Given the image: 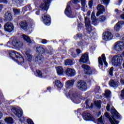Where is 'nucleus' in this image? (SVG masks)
Returning a JSON list of instances; mask_svg holds the SVG:
<instances>
[{
	"label": "nucleus",
	"mask_w": 124,
	"mask_h": 124,
	"mask_svg": "<svg viewBox=\"0 0 124 124\" xmlns=\"http://www.w3.org/2000/svg\"><path fill=\"white\" fill-rule=\"evenodd\" d=\"M111 115H112L111 117H110L109 113L108 112H106L104 114V116L108 119L111 124H119V122L116 119H120L121 118L120 113L114 108L111 109Z\"/></svg>",
	"instance_id": "f257e3e1"
},
{
	"label": "nucleus",
	"mask_w": 124,
	"mask_h": 124,
	"mask_svg": "<svg viewBox=\"0 0 124 124\" xmlns=\"http://www.w3.org/2000/svg\"><path fill=\"white\" fill-rule=\"evenodd\" d=\"M11 111L14 113V114H15L16 117H17V118H20V121L21 123H24V122L27 121V119L22 117V116H23V111L16 108V107H13L11 108Z\"/></svg>",
	"instance_id": "f03ea898"
},
{
	"label": "nucleus",
	"mask_w": 124,
	"mask_h": 124,
	"mask_svg": "<svg viewBox=\"0 0 124 124\" xmlns=\"http://www.w3.org/2000/svg\"><path fill=\"white\" fill-rule=\"evenodd\" d=\"M9 55H10L11 57H14V56L16 57V59H17V62L18 63V64L24 63V58L22 57L20 53L15 51H11L9 53Z\"/></svg>",
	"instance_id": "7ed1b4c3"
},
{
	"label": "nucleus",
	"mask_w": 124,
	"mask_h": 124,
	"mask_svg": "<svg viewBox=\"0 0 124 124\" xmlns=\"http://www.w3.org/2000/svg\"><path fill=\"white\" fill-rule=\"evenodd\" d=\"M111 62L113 65H121L123 62V57L121 55H116L112 58Z\"/></svg>",
	"instance_id": "20e7f679"
},
{
	"label": "nucleus",
	"mask_w": 124,
	"mask_h": 124,
	"mask_svg": "<svg viewBox=\"0 0 124 124\" xmlns=\"http://www.w3.org/2000/svg\"><path fill=\"white\" fill-rule=\"evenodd\" d=\"M65 14L66 16H68L69 18H75L76 17V14L71 11V8L69 5H67L65 10Z\"/></svg>",
	"instance_id": "39448f33"
},
{
	"label": "nucleus",
	"mask_w": 124,
	"mask_h": 124,
	"mask_svg": "<svg viewBox=\"0 0 124 124\" xmlns=\"http://www.w3.org/2000/svg\"><path fill=\"white\" fill-rule=\"evenodd\" d=\"M77 87L81 91H86L87 90V83L84 80H79L77 83Z\"/></svg>",
	"instance_id": "423d86ee"
},
{
	"label": "nucleus",
	"mask_w": 124,
	"mask_h": 124,
	"mask_svg": "<svg viewBox=\"0 0 124 124\" xmlns=\"http://www.w3.org/2000/svg\"><path fill=\"white\" fill-rule=\"evenodd\" d=\"M114 48L117 52L122 51L124 48V44L122 41L117 42L114 44Z\"/></svg>",
	"instance_id": "0eeeda50"
},
{
	"label": "nucleus",
	"mask_w": 124,
	"mask_h": 124,
	"mask_svg": "<svg viewBox=\"0 0 124 124\" xmlns=\"http://www.w3.org/2000/svg\"><path fill=\"white\" fill-rule=\"evenodd\" d=\"M4 30L8 32H12L14 31V26L12 23L7 22L4 26Z\"/></svg>",
	"instance_id": "6e6552de"
},
{
	"label": "nucleus",
	"mask_w": 124,
	"mask_h": 124,
	"mask_svg": "<svg viewBox=\"0 0 124 124\" xmlns=\"http://www.w3.org/2000/svg\"><path fill=\"white\" fill-rule=\"evenodd\" d=\"M103 35V40H105V41L112 40L113 39V34L110 31L104 32Z\"/></svg>",
	"instance_id": "1a4fd4ad"
},
{
	"label": "nucleus",
	"mask_w": 124,
	"mask_h": 124,
	"mask_svg": "<svg viewBox=\"0 0 124 124\" xmlns=\"http://www.w3.org/2000/svg\"><path fill=\"white\" fill-rule=\"evenodd\" d=\"M85 21L86 30L87 31L88 33H91L93 30V27L91 26V20L88 19L87 17H85Z\"/></svg>",
	"instance_id": "9d476101"
},
{
	"label": "nucleus",
	"mask_w": 124,
	"mask_h": 124,
	"mask_svg": "<svg viewBox=\"0 0 124 124\" xmlns=\"http://www.w3.org/2000/svg\"><path fill=\"white\" fill-rule=\"evenodd\" d=\"M51 1H52V0H44V2L40 6V8H42L43 10L47 11L48 8H49V5L51 3Z\"/></svg>",
	"instance_id": "9b49d317"
},
{
	"label": "nucleus",
	"mask_w": 124,
	"mask_h": 124,
	"mask_svg": "<svg viewBox=\"0 0 124 124\" xmlns=\"http://www.w3.org/2000/svg\"><path fill=\"white\" fill-rule=\"evenodd\" d=\"M42 19L44 20V23L46 26H50L51 24V17L47 14H45L42 16Z\"/></svg>",
	"instance_id": "f8f14e48"
},
{
	"label": "nucleus",
	"mask_w": 124,
	"mask_h": 124,
	"mask_svg": "<svg viewBox=\"0 0 124 124\" xmlns=\"http://www.w3.org/2000/svg\"><path fill=\"white\" fill-rule=\"evenodd\" d=\"M103 62L106 66H107V65H108V63L106 62V57H105V54H102V59H101V57H100L98 58L99 66H103Z\"/></svg>",
	"instance_id": "ddd939ff"
},
{
	"label": "nucleus",
	"mask_w": 124,
	"mask_h": 124,
	"mask_svg": "<svg viewBox=\"0 0 124 124\" xmlns=\"http://www.w3.org/2000/svg\"><path fill=\"white\" fill-rule=\"evenodd\" d=\"M83 119L85 121H94V118L92 116V115L87 111H85L83 113Z\"/></svg>",
	"instance_id": "4468645a"
},
{
	"label": "nucleus",
	"mask_w": 124,
	"mask_h": 124,
	"mask_svg": "<svg viewBox=\"0 0 124 124\" xmlns=\"http://www.w3.org/2000/svg\"><path fill=\"white\" fill-rule=\"evenodd\" d=\"M97 9L98 10V12L96 13L97 17H98V16L101 15V14H103V12L105 11V8H104V6L101 4H98L97 5Z\"/></svg>",
	"instance_id": "2eb2a0df"
},
{
	"label": "nucleus",
	"mask_w": 124,
	"mask_h": 124,
	"mask_svg": "<svg viewBox=\"0 0 124 124\" xmlns=\"http://www.w3.org/2000/svg\"><path fill=\"white\" fill-rule=\"evenodd\" d=\"M81 67L84 70V73L87 75H90L92 74V69H91V67L86 64L82 65Z\"/></svg>",
	"instance_id": "dca6fc26"
},
{
	"label": "nucleus",
	"mask_w": 124,
	"mask_h": 124,
	"mask_svg": "<svg viewBox=\"0 0 124 124\" xmlns=\"http://www.w3.org/2000/svg\"><path fill=\"white\" fill-rule=\"evenodd\" d=\"M79 62H83V63L89 62V54L87 53L83 54L79 60Z\"/></svg>",
	"instance_id": "f3484780"
},
{
	"label": "nucleus",
	"mask_w": 124,
	"mask_h": 124,
	"mask_svg": "<svg viewBox=\"0 0 124 124\" xmlns=\"http://www.w3.org/2000/svg\"><path fill=\"white\" fill-rule=\"evenodd\" d=\"M65 73H66L67 76H69L70 77L76 75V72L75 71V70L70 68H67L66 70Z\"/></svg>",
	"instance_id": "a211bd4d"
},
{
	"label": "nucleus",
	"mask_w": 124,
	"mask_h": 124,
	"mask_svg": "<svg viewBox=\"0 0 124 124\" xmlns=\"http://www.w3.org/2000/svg\"><path fill=\"white\" fill-rule=\"evenodd\" d=\"M108 84L110 87H112L113 88H117L119 86V81H117L116 79H111L108 82Z\"/></svg>",
	"instance_id": "6ab92c4d"
},
{
	"label": "nucleus",
	"mask_w": 124,
	"mask_h": 124,
	"mask_svg": "<svg viewBox=\"0 0 124 124\" xmlns=\"http://www.w3.org/2000/svg\"><path fill=\"white\" fill-rule=\"evenodd\" d=\"M12 45L14 47H16V48H22V46H23L22 42H18L16 40H14L12 41Z\"/></svg>",
	"instance_id": "aec40b11"
},
{
	"label": "nucleus",
	"mask_w": 124,
	"mask_h": 124,
	"mask_svg": "<svg viewBox=\"0 0 124 124\" xmlns=\"http://www.w3.org/2000/svg\"><path fill=\"white\" fill-rule=\"evenodd\" d=\"M19 26L21 29L26 31L28 29V23L26 21H22L19 23Z\"/></svg>",
	"instance_id": "412c9836"
},
{
	"label": "nucleus",
	"mask_w": 124,
	"mask_h": 124,
	"mask_svg": "<svg viewBox=\"0 0 124 124\" xmlns=\"http://www.w3.org/2000/svg\"><path fill=\"white\" fill-rule=\"evenodd\" d=\"M123 25H124V22L123 21H119L118 22L116 26L114 27V30L115 31H120V29H121V27H122V26H123Z\"/></svg>",
	"instance_id": "4be33fe9"
},
{
	"label": "nucleus",
	"mask_w": 124,
	"mask_h": 124,
	"mask_svg": "<svg viewBox=\"0 0 124 124\" xmlns=\"http://www.w3.org/2000/svg\"><path fill=\"white\" fill-rule=\"evenodd\" d=\"M24 53L25 54V56L26 57L29 62H31V59H32V56L30 54V50L29 49H26L24 51Z\"/></svg>",
	"instance_id": "5701e85b"
},
{
	"label": "nucleus",
	"mask_w": 124,
	"mask_h": 124,
	"mask_svg": "<svg viewBox=\"0 0 124 124\" xmlns=\"http://www.w3.org/2000/svg\"><path fill=\"white\" fill-rule=\"evenodd\" d=\"M74 85V80H69L66 82V87L67 89L72 88Z\"/></svg>",
	"instance_id": "b1692460"
},
{
	"label": "nucleus",
	"mask_w": 124,
	"mask_h": 124,
	"mask_svg": "<svg viewBox=\"0 0 124 124\" xmlns=\"http://www.w3.org/2000/svg\"><path fill=\"white\" fill-rule=\"evenodd\" d=\"M96 16H95V14L93 12L91 16V20L92 21V24L94 26H97V21H96Z\"/></svg>",
	"instance_id": "393cba45"
},
{
	"label": "nucleus",
	"mask_w": 124,
	"mask_h": 124,
	"mask_svg": "<svg viewBox=\"0 0 124 124\" xmlns=\"http://www.w3.org/2000/svg\"><path fill=\"white\" fill-rule=\"evenodd\" d=\"M35 62L36 63H38V64H40L43 62V56L41 55H38L35 58Z\"/></svg>",
	"instance_id": "a878e982"
},
{
	"label": "nucleus",
	"mask_w": 124,
	"mask_h": 124,
	"mask_svg": "<svg viewBox=\"0 0 124 124\" xmlns=\"http://www.w3.org/2000/svg\"><path fill=\"white\" fill-rule=\"evenodd\" d=\"M57 74L60 76L62 75L63 74V69L62 67L59 66L56 69Z\"/></svg>",
	"instance_id": "bb28decb"
},
{
	"label": "nucleus",
	"mask_w": 124,
	"mask_h": 124,
	"mask_svg": "<svg viewBox=\"0 0 124 124\" xmlns=\"http://www.w3.org/2000/svg\"><path fill=\"white\" fill-rule=\"evenodd\" d=\"M22 37L24 40H25V41H26L27 43L31 44V38L29 37V36L23 34L22 35Z\"/></svg>",
	"instance_id": "cd10ccee"
},
{
	"label": "nucleus",
	"mask_w": 124,
	"mask_h": 124,
	"mask_svg": "<svg viewBox=\"0 0 124 124\" xmlns=\"http://www.w3.org/2000/svg\"><path fill=\"white\" fill-rule=\"evenodd\" d=\"M5 18L7 21H9L11 20V18H12V15L10 12H7L5 14Z\"/></svg>",
	"instance_id": "c85d7f7f"
},
{
	"label": "nucleus",
	"mask_w": 124,
	"mask_h": 124,
	"mask_svg": "<svg viewBox=\"0 0 124 124\" xmlns=\"http://www.w3.org/2000/svg\"><path fill=\"white\" fill-rule=\"evenodd\" d=\"M106 19H107L106 16H101L98 18V21H100V23H103V22H105V21H106Z\"/></svg>",
	"instance_id": "c756f323"
},
{
	"label": "nucleus",
	"mask_w": 124,
	"mask_h": 124,
	"mask_svg": "<svg viewBox=\"0 0 124 124\" xmlns=\"http://www.w3.org/2000/svg\"><path fill=\"white\" fill-rule=\"evenodd\" d=\"M4 121L7 124H13V119L11 117L6 118L4 119Z\"/></svg>",
	"instance_id": "7c9ffc66"
},
{
	"label": "nucleus",
	"mask_w": 124,
	"mask_h": 124,
	"mask_svg": "<svg viewBox=\"0 0 124 124\" xmlns=\"http://www.w3.org/2000/svg\"><path fill=\"white\" fill-rule=\"evenodd\" d=\"M35 48L37 49L38 52H41L42 53H45V49L42 46H35Z\"/></svg>",
	"instance_id": "2f4dec72"
},
{
	"label": "nucleus",
	"mask_w": 124,
	"mask_h": 124,
	"mask_svg": "<svg viewBox=\"0 0 124 124\" xmlns=\"http://www.w3.org/2000/svg\"><path fill=\"white\" fill-rule=\"evenodd\" d=\"M69 95L71 97V99L73 100H74V99H76V98L77 97V93H73L72 94L71 92H69Z\"/></svg>",
	"instance_id": "473e14b6"
},
{
	"label": "nucleus",
	"mask_w": 124,
	"mask_h": 124,
	"mask_svg": "<svg viewBox=\"0 0 124 124\" xmlns=\"http://www.w3.org/2000/svg\"><path fill=\"white\" fill-rule=\"evenodd\" d=\"M55 85L58 88H62V84L59 80H55Z\"/></svg>",
	"instance_id": "72a5a7b5"
},
{
	"label": "nucleus",
	"mask_w": 124,
	"mask_h": 124,
	"mask_svg": "<svg viewBox=\"0 0 124 124\" xmlns=\"http://www.w3.org/2000/svg\"><path fill=\"white\" fill-rule=\"evenodd\" d=\"M14 15H19L20 14L21 11L19 9H13Z\"/></svg>",
	"instance_id": "f704fd0d"
},
{
	"label": "nucleus",
	"mask_w": 124,
	"mask_h": 124,
	"mask_svg": "<svg viewBox=\"0 0 124 124\" xmlns=\"http://www.w3.org/2000/svg\"><path fill=\"white\" fill-rule=\"evenodd\" d=\"M65 65H72V61L71 60H66L65 61Z\"/></svg>",
	"instance_id": "c9c22d12"
},
{
	"label": "nucleus",
	"mask_w": 124,
	"mask_h": 124,
	"mask_svg": "<svg viewBox=\"0 0 124 124\" xmlns=\"http://www.w3.org/2000/svg\"><path fill=\"white\" fill-rule=\"evenodd\" d=\"M86 44V41L84 40H81L78 43V46H84Z\"/></svg>",
	"instance_id": "e433bc0d"
},
{
	"label": "nucleus",
	"mask_w": 124,
	"mask_h": 124,
	"mask_svg": "<svg viewBox=\"0 0 124 124\" xmlns=\"http://www.w3.org/2000/svg\"><path fill=\"white\" fill-rule=\"evenodd\" d=\"M98 123H100V124H104V123H105V121L102 118V116H101L99 119H98Z\"/></svg>",
	"instance_id": "4c0bfd02"
},
{
	"label": "nucleus",
	"mask_w": 124,
	"mask_h": 124,
	"mask_svg": "<svg viewBox=\"0 0 124 124\" xmlns=\"http://www.w3.org/2000/svg\"><path fill=\"white\" fill-rule=\"evenodd\" d=\"M89 101H90V99H89L86 100V101H85V104H86V108H90V107H93V104H92V103L91 104L90 107L89 106Z\"/></svg>",
	"instance_id": "58836bf2"
},
{
	"label": "nucleus",
	"mask_w": 124,
	"mask_h": 124,
	"mask_svg": "<svg viewBox=\"0 0 124 124\" xmlns=\"http://www.w3.org/2000/svg\"><path fill=\"white\" fill-rule=\"evenodd\" d=\"M12 2H15L16 3H17V4H20V3H22L23 0H11Z\"/></svg>",
	"instance_id": "ea45409f"
},
{
	"label": "nucleus",
	"mask_w": 124,
	"mask_h": 124,
	"mask_svg": "<svg viewBox=\"0 0 124 124\" xmlns=\"http://www.w3.org/2000/svg\"><path fill=\"white\" fill-rule=\"evenodd\" d=\"M82 38V34L81 33H78L76 36H74L75 39H78V38Z\"/></svg>",
	"instance_id": "a19ab883"
},
{
	"label": "nucleus",
	"mask_w": 124,
	"mask_h": 124,
	"mask_svg": "<svg viewBox=\"0 0 124 124\" xmlns=\"http://www.w3.org/2000/svg\"><path fill=\"white\" fill-rule=\"evenodd\" d=\"M95 105L97 107H101V101H96L95 102Z\"/></svg>",
	"instance_id": "79ce46f5"
},
{
	"label": "nucleus",
	"mask_w": 124,
	"mask_h": 124,
	"mask_svg": "<svg viewBox=\"0 0 124 124\" xmlns=\"http://www.w3.org/2000/svg\"><path fill=\"white\" fill-rule=\"evenodd\" d=\"M110 91L107 90L105 93V96H106V97H109V95H110Z\"/></svg>",
	"instance_id": "37998d69"
},
{
	"label": "nucleus",
	"mask_w": 124,
	"mask_h": 124,
	"mask_svg": "<svg viewBox=\"0 0 124 124\" xmlns=\"http://www.w3.org/2000/svg\"><path fill=\"white\" fill-rule=\"evenodd\" d=\"M113 71H114V68L112 67L110 68L109 71V74L110 76H113Z\"/></svg>",
	"instance_id": "c03bdc74"
},
{
	"label": "nucleus",
	"mask_w": 124,
	"mask_h": 124,
	"mask_svg": "<svg viewBox=\"0 0 124 124\" xmlns=\"http://www.w3.org/2000/svg\"><path fill=\"white\" fill-rule=\"evenodd\" d=\"M36 73L37 75L39 76V77H42V73H41V71H40L39 70H37Z\"/></svg>",
	"instance_id": "a18cd8bd"
},
{
	"label": "nucleus",
	"mask_w": 124,
	"mask_h": 124,
	"mask_svg": "<svg viewBox=\"0 0 124 124\" xmlns=\"http://www.w3.org/2000/svg\"><path fill=\"white\" fill-rule=\"evenodd\" d=\"M93 0H91L90 1H89L88 3V5L90 8H92V7H93Z\"/></svg>",
	"instance_id": "49530a36"
},
{
	"label": "nucleus",
	"mask_w": 124,
	"mask_h": 124,
	"mask_svg": "<svg viewBox=\"0 0 124 124\" xmlns=\"http://www.w3.org/2000/svg\"><path fill=\"white\" fill-rule=\"evenodd\" d=\"M81 2V5L82 6H86V0H80Z\"/></svg>",
	"instance_id": "de8ad7c7"
},
{
	"label": "nucleus",
	"mask_w": 124,
	"mask_h": 124,
	"mask_svg": "<svg viewBox=\"0 0 124 124\" xmlns=\"http://www.w3.org/2000/svg\"><path fill=\"white\" fill-rule=\"evenodd\" d=\"M27 123L28 124H34V123H33V121L31 119H28Z\"/></svg>",
	"instance_id": "09e8293b"
},
{
	"label": "nucleus",
	"mask_w": 124,
	"mask_h": 124,
	"mask_svg": "<svg viewBox=\"0 0 124 124\" xmlns=\"http://www.w3.org/2000/svg\"><path fill=\"white\" fill-rule=\"evenodd\" d=\"M42 44H47V40L42 39L41 41Z\"/></svg>",
	"instance_id": "8fccbe9b"
},
{
	"label": "nucleus",
	"mask_w": 124,
	"mask_h": 124,
	"mask_svg": "<svg viewBox=\"0 0 124 124\" xmlns=\"http://www.w3.org/2000/svg\"><path fill=\"white\" fill-rule=\"evenodd\" d=\"M3 2V3H7V0H0V3Z\"/></svg>",
	"instance_id": "3c124183"
},
{
	"label": "nucleus",
	"mask_w": 124,
	"mask_h": 124,
	"mask_svg": "<svg viewBox=\"0 0 124 124\" xmlns=\"http://www.w3.org/2000/svg\"><path fill=\"white\" fill-rule=\"evenodd\" d=\"M76 52H77L78 55H79V54H81V50L79 48H78L76 50Z\"/></svg>",
	"instance_id": "603ef678"
},
{
	"label": "nucleus",
	"mask_w": 124,
	"mask_h": 124,
	"mask_svg": "<svg viewBox=\"0 0 124 124\" xmlns=\"http://www.w3.org/2000/svg\"><path fill=\"white\" fill-rule=\"evenodd\" d=\"M109 0H102L103 2H104V3H106V4L107 5H108V1Z\"/></svg>",
	"instance_id": "864d4df0"
},
{
	"label": "nucleus",
	"mask_w": 124,
	"mask_h": 124,
	"mask_svg": "<svg viewBox=\"0 0 124 124\" xmlns=\"http://www.w3.org/2000/svg\"><path fill=\"white\" fill-rule=\"evenodd\" d=\"M86 7H87L86 6H82L81 10H82V11H83L84 12H85V11H86Z\"/></svg>",
	"instance_id": "5fc2aeb1"
},
{
	"label": "nucleus",
	"mask_w": 124,
	"mask_h": 124,
	"mask_svg": "<svg viewBox=\"0 0 124 124\" xmlns=\"http://www.w3.org/2000/svg\"><path fill=\"white\" fill-rule=\"evenodd\" d=\"M73 0V3H74L75 4H76L77 3H78L79 2V0Z\"/></svg>",
	"instance_id": "6e6d98bb"
},
{
	"label": "nucleus",
	"mask_w": 124,
	"mask_h": 124,
	"mask_svg": "<svg viewBox=\"0 0 124 124\" xmlns=\"http://www.w3.org/2000/svg\"><path fill=\"white\" fill-rule=\"evenodd\" d=\"M106 109L107 111H109L110 110V105L108 104L106 107Z\"/></svg>",
	"instance_id": "4d7b16f0"
},
{
	"label": "nucleus",
	"mask_w": 124,
	"mask_h": 124,
	"mask_svg": "<svg viewBox=\"0 0 124 124\" xmlns=\"http://www.w3.org/2000/svg\"><path fill=\"white\" fill-rule=\"evenodd\" d=\"M120 83L122 85H124V79L123 78H121L120 80Z\"/></svg>",
	"instance_id": "13d9d810"
},
{
	"label": "nucleus",
	"mask_w": 124,
	"mask_h": 124,
	"mask_svg": "<svg viewBox=\"0 0 124 124\" xmlns=\"http://www.w3.org/2000/svg\"><path fill=\"white\" fill-rule=\"evenodd\" d=\"M120 39H121V40H122V41H123V42H124V35H123L121 37Z\"/></svg>",
	"instance_id": "bf43d9fd"
},
{
	"label": "nucleus",
	"mask_w": 124,
	"mask_h": 124,
	"mask_svg": "<svg viewBox=\"0 0 124 124\" xmlns=\"http://www.w3.org/2000/svg\"><path fill=\"white\" fill-rule=\"evenodd\" d=\"M72 56H73V58H76L77 57V55L76 54H75V53H72Z\"/></svg>",
	"instance_id": "052dcab7"
},
{
	"label": "nucleus",
	"mask_w": 124,
	"mask_h": 124,
	"mask_svg": "<svg viewBox=\"0 0 124 124\" xmlns=\"http://www.w3.org/2000/svg\"><path fill=\"white\" fill-rule=\"evenodd\" d=\"M2 8H3V6L1 4H0V12L2 10Z\"/></svg>",
	"instance_id": "680f3d73"
},
{
	"label": "nucleus",
	"mask_w": 124,
	"mask_h": 124,
	"mask_svg": "<svg viewBox=\"0 0 124 124\" xmlns=\"http://www.w3.org/2000/svg\"><path fill=\"white\" fill-rule=\"evenodd\" d=\"M116 37H120V34L119 33H116L115 34Z\"/></svg>",
	"instance_id": "e2e57ef3"
},
{
	"label": "nucleus",
	"mask_w": 124,
	"mask_h": 124,
	"mask_svg": "<svg viewBox=\"0 0 124 124\" xmlns=\"http://www.w3.org/2000/svg\"><path fill=\"white\" fill-rule=\"evenodd\" d=\"M31 28H34V23L33 22L31 23Z\"/></svg>",
	"instance_id": "0e129e2a"
},
{
	"label": "nucleus",
	"mask_w": 124,
	"mask_h": 124,
	"mask_svg": "<svg viewBox=\"0 0 124 124\" xmlns=\"http://www.w3.org/2000/svg\"><path fill=\"white\" fill-rule=\"evenodd\" d=\"M121 19H123V20H124V14L121 15Z\"/></svg>",
	"instance_id": "69168bd1"
},
{
	"label": "nucleus",
	"mask_w": 124,
	"mask_h": 124,
	"mask_svg": "<svg viewBox=\"0 0 124 124\" xmlns=\"http://www.w3.org/2000/svg\"><path fill=\"white\" fill-rule=\"evenodd\" d=\"M35 14L36 15H39V14H40V13L39 12V11H37L35 13Z\"/></svg>",
	"instance_id": "338daca9"
},
{
	"label": "nucleus",
	"mask_w": 124,
	"mask_h": 124,
	"mask_svg": "<svg viewBox=\"0 0 124 124\" xmlns=\"http://www.w3.org/2000/svg\"><path fill=\"white\" fill-rule=\"evenodd\" d=\"M2 118V113L0 111V119H1Z\"/></svg>",
	"instance_id": "774afa93"
}]
</instances>
